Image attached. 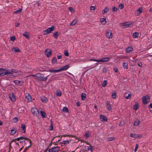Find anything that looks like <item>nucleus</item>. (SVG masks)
<instances>
[{"label":"nucleus","mask_w":152,"mask_h":152,"mask_svg":"<svg viewBox=\"0 0 152 152\" xmlns=\"http://www.w3.org/2000/svg\"><path fill=\"white\" fill-rule=\"evenodd\" d=\"M12 70L11 69H5L1 68L0 69V76H4L6 75L8 76L11 75L12 73Z\"/></svg>","instance_id":"nucleus-1"},{"label":"nucleus","mask_w":152,"mask_h":152,"mask_svg":"<svg viewBox=\"0 0 152 152\" xmlns=\"http://www.w3.org/2000/svg\"><path fill=\"white\" fill-rule=\"evenodd\" d=\"M32 76L36 77L41 81H46L48 77V76L45 77H44V76L42 74L39 73H37L35 75H33Z\"/></svg>","instance_id":"nucleus-2"},{"label":"nucleus","mask_w":152,"mask_h":152,"mask_svg":"<svg viewBox=\"0 0 152 152\" xmlns=\"http://www.w3.org/2000/svg\"><path fill=\"white\" fill-rule=\"evenodd\" d=\"M11 70H12L11 71L12 73L11 75L14 76H17L18 75H20L22 74L23 72L19 71H17V70H15L14 69H11Z\"/></svg>","instance_id":"nucleus-3"},{"label":"nucleus","mask_w":152,"mask_h":152,"mask_svg":"<svg viewBox=\"0 0 152 152\" xmlns=\"http://www.w3.org/2000/svg\"><path fill=\"white\" fill-rule=\"evenodd\" d=\"M54 29V27L52 26L51 27L48 28L47 29L43 31V34L46 35L50 33L51 32L53 31Z\"/></svg>","instance_id":"nucleus-4"},{"label":"nucleus","mask_w":152,"mask_h":152,"mask_svg":"<svg viewBox=\"0 0 152 152\" xmlns=\"http://www.w3.org/2000/svg\"><path fill=\"white\" fill-rule=\"evenodd\" d=\"M20 139H24L25 140H26V141H24V142H25V143H27L28 142L29 143V145H28V147H29L31 145V141L28 138H26V137H18V138H17L16 140L17 141H19Z\"/></svg>","instance_id":"nucleus-5"},{"label":"nucleus","mask_w":152,"mask_h":152,"mask_svg":"<svg viewBox=\"0 0 152 152\" xmlns=\"http://www.w3.org/2000/svg\"><path fill=\"white\" fill-rule=\"evenodd\" d=\"M105 34L106 37L108 39H111L113 37V34L110 30H107Z\"/></svg>","instance_id":"nucleus-6"},{"label":"nucleus","mask_w":152,"mask_h":152,"mask_svg":"<svg viewBox=\"0 0 152 152\" xmlns=\"http://www.w3.org/2000/svg\"><path fill=\"white\" fill-rule=\"evenodd\" d=\"M150 98L148 95L142 97V101L143 103L144 104H147L149 102Z\"/></svg>","instance_id":"nucleus-7"},{"label":"nucleus","mask_w":152,"mask_h":152,"mask_svg":"<svg viewBox=\"0 0 152 152\" xmlns=\"http://www.w3.org/2000/svg\"><path fill=\"white\" fill-rule=\"evenodd\" d=\"M31 110L34 115L37 116L39 115V112L37 109L33 108L31 109Z\"/></svg>","instance_id":"nucleus-8"},{"label":"nucleus","mask_w":152,"mask_h":152,"mask_svg":"<svg viewBox=\"0 0 152 152\" xmlns=\"http://www.w3.org/2000/svg\"><path fill=\"white\" fill-rule=\"evenodd\" d=\"M83 142L84 143H86L87 144L89 145V146H85L84 147V148L83 149V150L85 151H89L92 148V146L89 144V143L87 142H86L84 141H82V142Z\"/></svg>","instance_id":"nucleus-9"},{"label":"nucleus","mask_w":152,"mask_h":152,"mask_svg":"<svg viewBox=\"0 0 152 152\" xmlns=\"http://www.w3.org/2000/svg\"><path fill=\"white\" fill-rule=\"evenodd\" d=\"M59 150V147H55L49 149L48 152H58Z\"/></svg>","instance_id":"nucleus-10"},{"label":"nucleus","mask_w":152,"mask_h":152,"mask_svg":"<svg viewBox=\"0 0 152 152\" xmlns=\"http://www.w3.org/2000/svg\"><path fill=\"white\" fill-rule=\"evenodd\" d=\"M45 54L48 57H50L52 55L51 50L49 49H47L45 50Z\"/></svg>","instance_id":"nucleus-11"},{"label":"nucleus","mask_w":152,"mask_h":152,"mask_svg":"<svg viewBox=\"0 0 152 152\" xmlns=\"http://www.w3.org/2000/svg\"><path fill=\"white\" fill-rule=\"evenodd\" d=\"M142 8L140 7L135 12V14L136 16H139L142 12Z\"/></svg>","instance_id":"nucleus-12"},{"label":"nucleus","mask_w":152,"mask_h":152,"mask_svg":"<svg viewBox=\"0 0 152 152\" xmlns=\"http://www.w3.org/2000/svg\"><path fill=\"white\" fill-rule=\"evenodd\" d=\"M13 82L16 85L19 86H22L23 85V82L22 81H20L18 80H15L13 81Z\"/></svg>","instance_id":"nucleus-13"},{"label":"nucleus","mask_w":152,"mask_h":152,"mask_svg":"<svg viewBox=\"0 0 152 152\" xmlns=\"http://www.w3.org/2000/svg\"><path fill=\"white\" fill-rule=\"evenodd\" d=\"M130 137L135 138H138L141 137L142 136L141 135H138L137 134L131 133L130 134Z\"/></svg>","instance_id":"nucleus-14"},{"label":"nucleus","mask_w":152,"mask_h":152,"mask_svg":"<svg viewBox=\"0 0 152 152\" xmlns=\"http://www.w3.org/2000/svg\"><path fill=\"white\" fill-rule=\"evenodd\" d=\"M110 59V58L108 57H106L103 58L99 60L98 61V62H106L108 61Z\"/></svg>","instance_id":"nucleus-15"},{"label":"nucleus","mask_w":152,"mask_h":152,"mask_svg":"<svg viewBox=\"0 0 152 152\" xmlns=\"http://www.w3.org/2000/svg\"><path fill=\"white\" fill-rule=\"evenodd\" d=\"M69 67V65H66L63 66V67L60 68L59 69L60 72L66 70Z\"/></svg>","instance_id":"nucleus-16"},{"label":"nucleus","mask_w":152,"mask_h":152,"mask_svg":"<svg viewBox=\"0 0 152 152\" xmlns=\"http://www.w3.org/2000/svg\"><path fill=\"white\" fill-rule=\"evenodd\" d=\"M21 132L22 133H25L26 130V126L24 124H21Z\"/></svg>","instance_id":"nucleus-17"},{"label":"nucleus","mask_w":152,"mask_h":152,"mask_svg":"<svg viewBox=\"0 0 152 152\" xmlns=\"http://www.w3.org/2000/svg\"><path fill=\"white\" fill-rule=\"evenodd\" d=\"M122 26H124V28H127L129 27L131 23L129 22H125L124 23H122Z\"/></svg>","instance_id":"nucleus-18"},{"label":"nucleus","mask_w":152,"mask_h":152,"mask_svg":"<svg viewBox=\"0 0 152 152\" xmlns=\"http://www.w3.org/2000/svg\"><path fill=\"white\" fill-rule=\"evenodd\" d=\"M10 98L12 101L14 102L15 101V96L13 93H12L10 94Z\"/></svg>","instance_id":"nucleus-19"},{"label":"nucleus","mask_w":152,"mask_h":152,"mask_svg":"<svg viewBox=\"0 0 152 152\" xmlns=\"http://www.w3.org/2000/svg\"><path fill=\"white\" fill-rule=\"evenodd\" d=\"M106 105L108 110L109 111H111L112 110V108L110 104V102L107 101H106Z\"/></svg>","instance_id":"nucleus-20"},{"label":"nucleus","mask_w":152,"mask_h":152,"mask_svg":"<svg viewBox=\"0 0 152 152\" xmlns=\"http://www.w3.org/2000/svg\"><path fill=\"white\" fill-rule=\"evenodd\" d=\"M100 118L102 119L101 121H102L107 122V118L105 116L103 115H101Z\"/></svg>","instance_id":"nucleus-21"},{"label":"nucleus","mask_w":152,"mask_h":152,"mask_svg":"<svg viewBox=\"0 0 152 152\" xmlns=\"http://www.w3.org/2000/svg\"><path fill=\"white\" fill-rule=\"evenodd\" d=\"M133 50V49L132 47H128L126 49V52L127 53L132 52Z\"/></svg>","instance_id":"nucleus-22"},{"label":"nucleus","mask_w":152,"mask_h":152,"mask_svg":"<svg viewBox=\"0 0 152 152\" xmlns=\"http://www.w3.org/2000/svg\"><path fill=\"white\" fill-rule=\"evenodd\" d=\"M41 101L43 103H46L48 101V99L45 96H42L41 97Z\"/></svg>","instance_id":"nucleus-23"},{"label":"nucleus","mask_w":152,"mask_h":152,"mask_svg":"<svg viewBox=\"0 0 152 152\" xmlns=\"http://www.w3.org/2000/svg\"><path fill=\"white\" fill-rule=\"evenodd\" d=\"M91 134L89 133V131L86 132L84 134V137H85L86 139H87L90 136Z\"/></svg>","instance_id":"nucleus-24"},{"label":"nucleus","mask_w":152,"mask_h":152,"mask_svg":"<svg viewBox=\"0 0 152 152\" xmlns=\"http://www.w3.org/2000/svg\"><path fill=\"white\" fill-rule=\"evenodd\" d=\"M12 51H14V52H20V50L18 48H14L12 49Z\"/></svg>","instance_id":"nucleus-25"},{"label":"nucleus","mask_w":152,"mask_h":152,"mask_svg":"<svg viewBox=\"0 0 152 152\" xmlns=\"http://www.w3.org/2000/svg\"><path fill=\"white\" fill-rule=\"evenodd\" d=\"M23 35L27 39H29L30 38L29 34L27 31L24 32L23 34Z\"/></svg>","instance_id":"nucleus-26"},{"label":"nucleus","mask_w":152,"mask_h":152,"mask_svg":"<svg viewBox=\"0 0 152 152\" xmlns=\"http://www.w3.org/2000/svg\"><path fill=\"white\" fill-rule=\"evenodd\" d=\"M26 99L27 102H30L31 100V98L30 95H28L26 96Z\"/></svg>","instance_id":"nucleus-27"},{"label":"nucleus","mask_w":152,"mask_h":152,"mask_svg":"<svg viewBox=\"0 0 152 152\" xmlns=\"http://www.w3.org/2000/svg\"><path fill=\"white\" fill-rule=\"evenodd\" d=\"M122 65L124 68L126 69H127L128 68V64L127 63L123 62L122 63Z\"/></svg>","instance_id":"nucleus-28"},{"label":"nucleus","mask_w":152,"mask_h":152,"mask_svg":"<svg viewBox=\"0 0 152 152\" xmlns=\"http://www.w3.org/2000/svg\"><path fill=\"white\" fill-rule=\"evenodd\" d=\"M49 71L50 72H53V73H54L60 72L59 69H57V70H54V69H49Z\"/></svg>","instance_id":"nucleus-29"},{"label":"nucleus","mask_w":152,"mask_h":152,"mask_svg":"<svg viewBox=\"0 0 152 152\" xmlns=\"http://www.w3.org/2000/svg\"><path fill=\"white\" fill-rule=\"evenodd\" d=\"M77 19H75L70 24V26H73L75 25L76 23L77 22Z\"/></svg>","instance_id":"nucleus-30"},{"label":"nucleus","mask_w":152,"mask_h":152,"mask_svg":"<svg viewBox=\"0 0 152 152\" xmlns=\"http://www.w3.org/2000/svg\"><path fill=\"white\" fill-rule=\"evenodd\" d=\"M124 96L126 99H129L131 97V95L130 94H128L127 93L124 94Z\"/></svg>","instance_id":"nucleus-31"},{"label":"nucleus","mask_w":152,"mask_h":152,"mask_svg":"<svg viewBox=\"0 0 152 152\" xmlns=\"http://www.w3.org/2000/svg\"><path fill=\"white\" fill-rule=\"evenodd\" d=\"M22 9L21 8H19L18 10L13 12V14H19L21 12Z\"/></svg>","instance_id":"nucleus-32"},{"label":"nucleus","mask_w":152,"mask_h":152,"mask_svg":"<svg viewBox=\"0 0 152 152\" xmlns=\"http://www.w3.org/2000/svg\"><path fill=\"white\" fill-rule=\"evenodd\" d=\"M109 10V8L106 7L102 11V13L103 14L107 12Z\"/></svg>","instance_id":"nucleus-33"},{"label":"nucleus","mask_w":152,"mask_h":152,"mask_svg":"<svg viewBox=\"0 0 152 152\" xmlns=\"http://www.w3.org/2000/svg\"><path fill=\"white\" fill-rule=\"evenodd\" d=\"M133 37L134 38H137L138 37L139 34L138 32H135L133 34Z\"/></svg>","instance_id":"nucleus-34"},{"label":"nucleus","mask_w":152,"mask_h":152,"mask_svg":"<svg viewBox=\"0 0 152 152\" xmlns=\"http://www.w3.org/2000/svg\"><path fill=\"white\" fill-rule=\"evenodd\" d=\"M139 121L138 120H137L134 121V122L133 124V125L134 126H137L139 125Z\"/></svg>","instance_id":"nucleus-35"},{"label":"nucleus","mask_w":152,"mask_h":152,"mask_svg":"<svg viewBox=\"0 0 152 152\" xmlns=\"http://www.w3.org/2000/svg\"><path fill=\"white\" fill-rule=\"evenodd\" d=\"M86 94L85 93H82L81 95V98L82 100H85L86 98Z\"/></svg>","instance_id":"nucleus-36"},{"label":"nucleus","mask_w":152,"mask_h":152,"mask_svg":"<svg viewBox=\"0 0 152 152\" xmlns=\"http://www.w3.org/2000/svg\"><path fill=\"white\" fill-rule=\"evenodd\" d=\"M100 22L101 23L103 24L104 25L106 23V19L105 18H101L100 20Z\"/></svg>","instance_id":"nucleus-37"},{"label":"nucleus","mask_w":152,"mask_h":152,"mask_svg":"<svg viewBox=\"0 0 152 152\" xmlns=\"http://www.w3.org/2000/svg\"><path fill=\"white\" fill-rule=\"evenodd\" d=\"M70 142V141L68 140H63L61 143L62 144L66 145L69 144Z\"/></svg>","instance_id":"nucleus-38"},{"label":"nucleus","mask_w":152,"mask_h":152,"mask_svg":"<svg viewBox=\"0 0 152 152\" xmlns=\"http://www.w3.org/2000/svg\"><path fill=\"white\" fill-rule=\"evenodd\" d=\"M115 138V137H109L107 138V140L109 141H111L113 140Z\"/></svg>","instance_id":"nucleus-39"},{"label":"nucleus","mask_w":152,"mask_h":152,"mask_svg":"<svg viewBox=\"0 0 152 152\" xmlns=\"http://www.w3.org/2000/svg\"><path fill=\"white\" fill-rule=\"evenodd\" d=\"M107 84V80H104L103 83L102 84V86L103 87H105Z\"/></svg>","instance_id":"nucleus-40"},{"label":"nucleus","mask_w":152,"mask_h":152,"mask_svg":"<svg viewBox=\"0 0 152 152\" xmlns=\"http://www.w3.org/2000/svg\"><path fill=\"white\" fill-rule=\"evenodd\" d=\"M57 62V60L56 57H54L52 60V63L53 64H54Z\"/></svg>","instance_id":"nucleus-41"},{"label":"nucleus","mask_w":152,"mask_h":152,"mask_svg":"<svg viewBox=\"0 0 152 152\" xmlns=\"http://www.w3.org/2000/svg\"><path fill=\"white\" fill-rule=\"evenodd\" d=\"M133 108L135 110H137L138 108V104H135L134 105Z\"/></svg>","instance_id":"nucleus-42"},{"label":"nucleus","mask_w":152,"mask_h":152,"mask_svg":"<svg viewBox=\"0 0 152 152\" xmlns=\"http://www.w3.org/2000/svg\"><path fill=\"white\" fill-rule=\"evenodd\" d=\"M40 114L42 116L43 118L45 117V113L43 111L41 110L40 112Z\"/></svg>","instance_id":"nucleus-43"},{"label":"nucleus","mask_w":152,"mask_h":152,"mask_svg":"<svg viewBox=\"0 0 152 152\" xmlns=\"http://www.w3.org/2000/svg\"><path fill=\"white\" fill-rule=\"evenodd\" d=\"M56 95L57 96H60L61 95V92L60 91H59L56 92Z\"/></svg>","instance_id":"nucleus-44"},{"label":"nucleus","mask_w":152,"mask_h":152,"mask_svg":"<svg viewBox=\"0 0 152 152\" xmlns=\"http://www.w3.org/2000/svg\"><path fill=\"white\" fill-rule=\"evenodd\" d=\"M63 111L65 112L66 113L68 112V109L66 107H64L63 108Z\"/></svg>","instance_id":"nucleus-45"},{"label":"nucleus","mask_w":152,"mask_h":152,"mask_svg":"<svg viewBox=\"0 0 152 152\" xmlns=\"http://www.w3.org/2000/svg\"><path fill=\"white\" fill-rule=\"evenodd\" d=\"M125 124L124 121H121L119 124V126H121L124 125Z\"/></svg>","instance_id":"nucleus-46"},{"label":"nucleus","mask_w":152,"mask_h":152,"mask_svg":"<svg viewBox=\"0 0 152 152\" xmlns=\"http://www.w3.org/2000/svg\"><path fill=\"white\" fill-rule=\"evenodd\" d=\"M58 35V32H56L53 34V36L55 38H57Z\"/></svg>","instance_id":"nucleus-47"},{"label":"nucleus","mask_w":152,"mask_h":152,"mask_svg":"<svg viewBox=\"0 0 152 152\" xmlns=\"http://www.w3.org/2000/svg\"><path fill=\"white\" fill-rule=\"evenodd\" d=\"M112 97L113 99H115L116 97V93L114 92V93H113L112 95Z\"/></svg>","instance_id":"nucleus-48"},{"label":"nucleus","mask_w":152,"mask_h":152,"mask_svg":"<svg viewBox=\"0 0 152 152\" xmlns=\"http://www.w3.org/2000/svg\"><path fill=\"white\" fill-rule=\"evenodd\" d=\"M69 10L72 13H74L75 12L73 8L71 7H69Z\"/></svg>","instance_id":"nucleus-49"},{"label":"nucleus","mask_w":152,"mask_h":152,"mask_svg":"<svg viewBox=\"0 0 152 152\" xmlns=\"http://www.w3.org/2000/svg\"><path fill=\"white\" fill-rule=\"evenodd\" d=\"M16 132V131L13 130L12 129L11 130V132L10 133V134L11 135H13L15 134Z\"/></svg>","instance_id":"nucleus-50"},{"label":"nucleus","mask_w":152,"mask_h":152,"mask_svg":"<svg viewBox=\"0 0 152 152\" xmlns=\"http://www.w3.org/2000/svg\"><path fill=\"white\" fill-rule=\"evenodd\" d=\"M118 7L121 9H123L124 8V6L122 3L120 4L119 5Z\"/></svg>","instance_id":"nucleus-51"},{"label":"nucleus","mask_w":152,"mask_h":152,"mask_svg":"<svg viewBox=\"0 0 152 152\" xmlns=\"http://www.w3.org/2000/svg\"><path fill=\"white\" fill-rule=\"evenodd\" d=\"M53 130V127L52 123L51 122V125L50 126V128H49V130Z\"/></svg>","instance_id":"nucleus-52"},{"label":"nucleus","mask_w":152,"mask_h":152,"mask_svg":"<svg viewBox=\"0 0 152 152\" xmlns=\"http://www.w3.org/2000/svg\"><path fill=\"white\" fill-rule=\"evenodd\" d=\"M138 144H136V145H135V149H134V152H136L137 151V149L138 148Z\"/></svg>","instance_id":"nucleus-53"},{"label":"nucleus","mask_w":152,"mask_h":152,"mask_svg":"<svg viewBox=\"0 0 152 152\" xmlns=\"http://www.w3.org/2000/svg\"><path fill=\"white\" fill-rule=\"evenodd\" d=\"M112 10L114 12H116L117 10V8L115 7H113Z\"/></svg>","instance_id":"nucleus-54"},{"label":"nucleus","mask_w":152,"mask_h":152,"mask_svg":"<svg viewBox=\"0 0 152 152\" xmlns=\"http://www.w3.org/2000/svg\"><path fill=\"white\" fill-rule=\"evenodd\" d=\"M64 54L66 56H69V54L68 52L66 50L65 51Z\"/></svg>","instance_id":"nucleus-55"},{"label":"nucleus","mask_w":152,"mask_h":152,"mask_svg":"<svg viewBox=\"0 0 152 152\" xmlns=\"http://www.w3.org/2000/svg\"><path fill=\"white\" fill-rule=\"evenodd\" d=\"M15 39V37L14 36H12L10 37V40L11 41H14Z\"/></svg>","instance_id":"nucleus-56"},{"label":"nucleus","mask_w":152,"mask_h":152,"mask_svg":"<svg viewBox=\"0 0 152 152\" xmlns=\"http://www.w3.org/2000/svg\"><path fill=\"white\" fill-rule=\"evenodd\" d=\"M113 70L115 72H117L118 71V69L117 68H114Z\"/></svg>","instance_id":"nucleus-57"},{"label":"nucleus","mask_w":152,"mask_h":152,"mask_svg":"<svg viewBox=\"0 0 152 152\" xmlns=\"http://www.w3.org/2000/svg\"><path fill=\"white\" fill-rule=\"evenodd\" d=\"M14 120V121L15 122H16L18 121V119L17 117H15L13 119Z\"/></svg>","instance_id":"nucleus-58"},{"label":"nucleus","mask_w":152,"mask_h":152,"mask_svg":"<svg viewBox=\"0 0 152 152\" xmlns=\"http://www.w3.org/2000/svg\"><path fill=\"white\" fill-rule=\"evenodd\" d=\"M90 10H95V8L94 7L91 6L90 7Z\"/></svg>","instance_id":"nucleus-59"},{"label":"nucleus","mask_w":152,"mask_h":152,"mask_svg":"<svg viewBox=\"0 0 152 152\" xmlns=\"http://www.w3.org/2000/svg\"><path fill=\"white\" fill-rule=\"evenodd\" d=\"M138 65L139 66L141 67V66H142V64L141 62H139L138 63Z\"/></svg>","instance_id":"nucleus-60"},{"label":"nucleus","mask_w":152,"mask_h":152,"mask_svg":"<svg viewBox=\"0 0 152 152\" xmlns=\"http://www.w3.org/2000/svg\"><path fill=\"white\" fill-rule=\"evenodd\" d=\"M103 72H107V69L105 67H104L103 68Z\"/></svg>","instance_id":"nucleus-61"},{"label":"nucleus","mask_w":152,"mask_h":152,"mask_svg":"<svg viewBox=\"0 0 152 152\" xmlns=\"http://www.w3.org/2000/svg\"><path fill=\"white\" fill-rule=\"evenodd\" d=\"M128 57L126 56H124L121 57V58H122L123 59H128Z\"/></svg>","instance_id":"nucleus-62"},{"label":"nucleus","mask_w":152,"mask_h":152,"mask_svg":"<svg viewBox=\"0 0 152 152\" xmlns=\"http://www.w3.org/2000/svg\"><path fill=\"white\" fill-rule=\"evenodd\" d=\"M19 25H20L19 23H15V27H18L19 26Z\"/></svg>","instance_id":"nucleus-63"},{"label":"nucleus","mask_w":152,"mask_h":152,"mask_svg":"<svg viewBox=\"0 0 152 152\" xmlns=\"http://www.w3.org/2000/svg\"><path fill=\"white\" fill-rule=\"evenodd\" d=\"M149 108H152V103H151L148 106Z\"/></svg>","instance_id":"nucleus-64"}]
</instances>
